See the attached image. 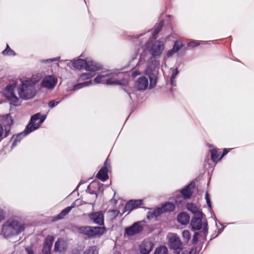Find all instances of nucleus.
Wrapping results in <instances>:
<instances>
[{"instance_id":"obj_1","label":"nucleus","mask_w":254,"mask_h":254,"mask_svg":"<svg viewBox=\"0 0 254 254\" xmlns=\"http://www.w3.org/2000/svg\"><path fill=\"white\" fill-rule=\"evenodd\" d=\"M20 84L17 88V93L20 98L29 100L34 97L36 94L35 87L39 79L36 77L20 78Z\"/></svg>"},{"instance_id":"obj_2","label":"nucleus","mask_w":254,"mask_h":254,"mask_svg":"<svg viewBox=\"0 0 254 254\" xmlns=\"http://www.w3.org/2000/svg\"><path fill=\"white\" fill-rule=\"evenodd\" d=\"M96 83L106 84L114 85H124L128 80L123 76L122 73H116L109 71H104L99 74L94 79Z\"/></svg>"},{"instance_id":"obj_3","label":"nucleus","mask_w":254,"mask_h":254,"mask_svg":"<svg viewBox=\"0 0 254 254\" xmlns=\"http://www.w3.org/2000/svg\"><path fill=\"white\" fill-rule=\"evenodd\" d=\"M24 229L23 225L15 217L7 219L2 225V233L4 237L11 239L18 235Z\"/></svg>"},{"instance_id":"obj_4","label":"nucleus","mask_w":254,"mask_h":254,"mask_svg":"<svg viewBox=\"0 0 254 254\" xmlns=\"http://www.w3.org/2000/svg\"><path fill=\"white\" fill-rule=\"evenodd\" d=\"M71 62L72 65L77 69L85 68L86 72L80 75V78L82 80L89 79L92 77L96 71L99 69L97 64L92 61H85L78 59Z\"/></svg>"},{"instance_id":"obj_5","label":"nucleus","mask_w":254,"mask_h":254,"mask_svg":"<svg viewBox=\"0 0 254 254\" xmlns=\"http://www.w3.org/2000/svg\"><path fill=\"white\" fill-rule=\"evenodd\" d=\"M166 240L170 249L173 250L177 254H180L183 250V244L179 236L176 233H169L167 235Z\"/></svg>"},{"instance_id":"obj_6","label":"nucleus","mask_w":254,"mask_h":254,"mask_svg":"<svg viewBox=\"0 0 254 254\" xmlns=\"http://www.w3.org/2000/svg\"><path fill=\"white\" fill-rule=\"evenodd\" d=\"M77 231L88 237H92L102 235L105 232V228L101 227L82 226L77 227Z\"/></svg>"},{"instance_id":"obj_7","label":"nucleus","mask_w":254,"mask_h":254,"mask_svg":"<svg viewBox=\"0 0 254 254\" xmlns=\"http://www.w3.org/2000/svg\"><path fill=\"white\" fill-rule=\"evenodd\" d=\"M17 83L16 81H13L11 83L8 84L3 91L4 96L9 100L11 104L14 105H17L19 98L15 94L14 89L17 86Z\"/></svg>"},{"instance_id":"obj_8","label":"nucleus","mask_w":254,"mask_h":254,"mask_svg":"<svg viewBox=\"0 0 254 254\" xmlns=\"http://www.w3.org/2000/svg\"><path fill=\"white\" fill-rule=\"evenodd\" d=\"M159 64L160 63L158 61L155 60L154 58H151V63L147 66L145 71V74L147 75L149 78V87L150 88H153L156 85V76L154 73L153 72V71Z\"/></svg>"},{"instance_id":"obj_9","label":"nucleus","mask_w":254,"mask_h":254,"mask_svg":"<svg viewBox=\"0 0 254 254\" xmlns=\"http://www.w3.org/2000/svg\"><path fill=\"white\" fill-rule=\"evenodd\" d=\"M46 116H41L39 113L33 115L31 117L30 123L26 129L25 134H28L37 129L40 125L44 122Z\"/></svg>"},{"instance_id":"obj_10","label":"nucleus","mask_w":254,"mask_h":254,"mask_svg":"<svg viewBox=\"0 0 254 254\" xmlns=\"http://www.w3.org/2000/svg\"><path fill=\"white\" fill-rule=\"evenodd\" d=\"M146 48L153 57L160 56L164 50V43L159 40L146 45Z\"/></svg>"},{"instance_id":"obj_11","label":"nucleus","mask_w":254,"mask_h":254,"mask_svg":"<svg viewBox=\"0 0 254 254\" xmlns=\"http://www.w3.org/2000/svg\"><path fill=\"white\" fill-rule=\"evenodd\" d=\"M58 82V79L53 75H47L45 76L40 83L42 88L48 90H53Z\"/></svg>"},{"instance_id":"obj_12","label":"nucleus","mask_w":254,"mask_h":254,"mask_svg":"<svg viewBox=\"0 0 254 254\" xmlns=\"http://www.w3.org/2000/svg\"><path fill=\"white\" fill-rule=\"evenodd\" d=\"M143 227L140 222L134 223L132 225L126 228L125 236H133L140 233Z\"/></svg>"},{"instance_id":"obj_13","label":"nucleus","mask_w":254,"mask_h":254,"mask_svg":"<svg viewBox=\"0 0 254 254\" xmlns=\"http://www.w3.org/2000/svg\"><path fill=\"white\" fill-rule=\"evenodd\" d=\"M13 124V121L11 117L7 115L2 117V124L4 127V137H6L9 134L10 130V127Z\"/></svg>"},{"instance_id":"obj_14","label":"nucleus","mask_w":254,"mask_h":254,"mask_svg":"<svg viewBox=\"0 0 254 254\" xmlns=\"http://www.w3.org/2000/svg\"><path fill=\"white\" fill-rule=\"evenodd\" d=\"M153 244L151 242L145 240L139 246V251L141 254H149L153 249Z\"/></svg>"},{"instance_id":"obj_15","label":"nucleus","mask_w":254,"mask_h":254,"mask_svg":"<svg viewBox=\"0 0 254 254\" xmlns=\"http://www.w3.org/2000/svg\"><path fill=\"white\" fill-rule=\"evenodd\" d=\"M66 242L63 238H59L55 242L54 246L55 251L59 253L64 252L67 248Z\"/></svg>"},{"instance_id":"obj_16","label":"nucleus","mask_w":254,"mask_h":254,"mask_svg":"<svg viewBox=\"0 0 254 254\" xmlns=\"http://www.w3.org/2000/svg\"><path fill=\"white\" fill-rule=\"evenodd\" d=\"M89 217L95 223L102 225L104 223L103 214L101 211L91 213L89 214Z\"/></svg>"},{"instance_id":"obj_17","label":"nucleus","mask_w":254,"mask_h":254,"mask_svg":"<svg viewBox=\"0 0 254 254\" xmlns=\"http://www.w3.org/2000/svg\"><path fill=\"white\" fill-rule=\"evenodd\" d=\"M54 240V237L52 236H48L46 239L44 246L42 250V252L44 254H49L51 252L52 246Z\"/></svg>"},{"instance_id":"obj_18","label":"nucleus","mask_w":254,"mask_h":254,"mask_svg":"<svg viewBox=\"0 0 254 254\" xmlns=\"http://www.w3.org/2000/svg\"><path fill=\"white\" fill-rule=\"evenodd\" d=\"M149 86L148 79L145 76L139 78L136 83V88L140 90H145Z\"/></svg>"},{"instance_id":"obj_19","label":"nucleus","mask_w":254,"mask_h":254,"mask_svg":"<svg viewBox=\"0 0 254 254\" xmlns=\"http://www.w3.org/2000/svg\"><path fill=\"white\" fill-rule=\"evenodd\" d=\"M142 204V200H131L129 201L125 206V209L130 211L131 210L137 208Z\"/></svg>"},{"instance_id":"obj_20","label":"nucleus","mask_w":254,"mask_h":254,"mask_svg":"<svg viewBox=\"0 0 254 254\" xmlns=\"http://www.w3.org/2000/svg\"><path fill=\"white\" fill-rule=\"evenodd\" d=\"M107 171V161H106L105 166L98 172L97 177L103 182L105 181L108 178Z\"/></svg>"},{"instance_id":"obj_21","label":"nucleus","mask_w":254,"mask_h":254,"mask_svg":"<svg viewBox=\"0 0 254 254\" xmlns=\"http://www.w3.org/2000/svg\"><path fill=\"white\" fill-rule=\"evenodd\" d=\"M187 209L193 214L195 217L202 216V213L199 208L193 203H189L187 205Z\"/></svg>"},{"instance_id":"obj_22","label":"nucleus","mask_w":254,"mask_h":254,"mask_svg":"<svg viewBox=\"0 0 254 254\" xmlns=\"http://www.w3.org/2000/svg\"><path fill=\"white\" fill-rule=\"evenodd\" d=\"M202 216L195 217L193 218L191 222V225L193 229L199 230L202 227Z\"/></svg>"},{"instance_id":"obj_23","label":"nucleus","mask_w":254,"mask_h":254,"mask_svg":"<svg viewBox=\"0 0 254 254\" xmlns=\"http://www.w3.org/2000/svg\"><path fill=\"white\" fill-rule=\"evenodd\" d=\"M194 186L195 184L194 183H191L181 191L184 198H189L191 195Z\"/></svg>"},{"instance_id":"obj_24","label":"nucleus","mask_w":254,"mask_h":254,"mask_svg":"<svg viewBox=\"0 0 254 254\" xmlns=\"http://www.w3.org/2000/svg\"><path fill=\"white\" fill-rule=\"evenodd\" d=\"M178 221L183 225L187 224L190 221V216L187 213L182 212L178 216Z\"/></svg>"},{"instance_id":"obj_25","label":"nucleus","mask_w":254,"mask_h":254,"mask_svg":"<svg viewBox=\"0 0 254 254\" xmlns=\"http://www.w3.org/2000/svg\"><path fill=\"white\" fill-rule=\"evenodd\" d=\"M75 206V203H73L70 206L66 207L64 209L56 216L57 220L63 219L65 215H66L71 210L72 208Z\"/></svg>"},{"instance_id":"obj_26","label":"nucleus","mask_w":254,"mask_h":254,"mask_svg":"<svg viewBox=\"0 0 254 254\" xmlns=\"http://www.w3.org/2000/svg\"><path fill=\"white\" fill-rule=\"evenodd\" d=\"M178 70L177 68H171L170 70L171 74L170 82L173 86H176L175 78L178 74Z\"/></svg>"},{"instance_id":"obj_27","label":"nucleus","mask_w":254,"mask_h":254,"mask_svg":"<svg viewBox=\"0 0 254 254\" xmlns=\"http://www.w3.org/2000/svg\"><path fill=\"white\" fill-rule=\"evenodd\" d=\"M211 159L214 162H217L219 159L218 157L220 155V153L216 149H213L211 150Z\"/></svg>"},{"instance_id":"obj_28","label":"nucleus","mask_w":254,"mask_h":254,"mask_svg":"<svg viewBox=\"0 0 254 254\" xmlns=\"http://www.w3.org/2000/svg\"><path fill=\"white\" fill-rule=\"evenodd\" d=\"M175 208V205L170 202H167L162 206L164 212L173 211Z\"/></svg>"},{"instance_id":"obj_29","label":"nucleus","mask_w":254,"mask_h":254,"mask_svg":"<svg viewBox=\"0 0 254 254\" xmlns=\"http://www.w3.org/2000/svg\"><path fill=\"white\" fill-rule=\"evenodd\" d=\"M25 133H26V130H25L24 133H21L16 136V137L14 138V140L12 143V147H14V146H15L17 143L20 142L23 137H24L25 135L28 134H25Z\"/></svg>"},{"instance_id":"obj_30","label":"nucleus","mask_w":254,"mask_h":254,"mask_svg":"<svg viewBox=\"0 0 254 254\" xmlns=\"http://www.w3.org/2000/svg\"><path fill=\"white\" fill-rule=\"evenodd\" d=\"M154 254H168V249L165 246L159 247L155 250Z\"/></svg>"},{"instance_id":"obj_31","label":"nucleus","mask_w":254,"mask_h":254,"mask_svg":"<svg viewBox=\"0 0 254 254\" xmlns=\"http://www.w3.org/2000/svg\"><path fill=\"white\" fill-rule=\"evenodd\" d=\"M2 54L4 56H14L15 55V53L10 48L7 44L6 49L2 52Z\"/></svg>"},{"instance_id":"obj_32","label":"nucleus","mask_w":254,"mask_h":254,"mask_svg":"<svg viewBox=\"0 0 254 254\" xmlns=\"http://www.w3.org/2000/svg\"><path fill=\"white\" fill-rule=\"evenodd\" d=\"M83 254H98V250L96 246H92L85 251Z\"/></svg>"},{"instance_id":"obj_33","label":"nucleus","mask_w":254,"mask_h":254,"mask_svg":"<svg viewBox=\"0 0 254 254\" xmlns=\"http://www.w3.org/2000/svg\"><path fill=\"white\" fill-rule=\"evenodd\" d=\"M182 235L185 242L188 243L190 239V234L188 230L183 231Z\"/></svg>"},{"instance_id":"obj_34","label":"nucleus","mask_w":254,"mask_h":254,"mask_svg":"<svg viewBox=\"0 0 254 254\" xmlns=\"http://www.w3.org/2000/svg\"><path fill=\"white\" fill-rule=\"evenodd\" d=\"M163 212H164V211L162 208V207L161 208H157L152 212V215L151 217H153V216L157 217L158 216L160 215Z\"/></svg>"},{"instance_id":"obj_35","label":"nucleus","mask_w":254,"mask_h":254,"mask_svg":"<svg viewBox=\"0 0 254 254\" xmlns=\"http://www.w3.org/2000/svg\"><path fill=\"white\" fill-rule=\"evenodd\" d=\"M162 23L160 22L158 25L155 27L153 33V37H155L159 32L162 28Z\"/></svg>"},{"instance_id":"obj_36","label":"nucleus","mask_w":254,"mask_h":254,"mask_svg":"<svg viewBox=\"0 0 254 254\" xmlns=\"http://www.w3.org/2000/svg\"><path fill=\"white\" fill-rule=\"evenodd\" d=\"M182 47L181 41H177L175 43L174 46L173 48L177 52Z\"/></svg>"},{"instance_id":"obj_37","label":"nucleus","mask_w":254,"mask_h":254,"mask_svg":"<svg viewBox=\"0 0 254 254\" xmlns=\"http://www.w3.org/2000/svg\"><path fill=\"white\" fill-rule=\"evenodd\" d=\"M91 84V81L84 82L83 83H79V84L74 85V87H73V89H75L76 87L79 86V88H80L82 86H88V85H90Z\"/></svg>"},{"instance_id":"obj_38","label":"nucleus","mask_w":254,"mask_h":254,"mask_svg":"<svg viewBox=\"0 0 254 254\" xmlns=\"http://www.w3.org/2000/svg\"><path fill=\"white\" fill-rule=\"evenodd\" d=\"M4 137V128H3L2 126L0 124V141Z\"/></svg>"},{"instance_id":"obj_39","label":"nucleus","mask_w":254,"mask_h":254,"mask_svg":"<svg viewBox=\"0 0 254 254\" xmlns=\"http://www.w3.org/2000/svg\"><path fill=\"white\" fill-rule=\"evenodd\" d=\"M205 198L206 199V203L208 206V207L211 208V202H210V199L209 197V194L207 192H206L205 195Z\"/></svg>"},{"instance_id":"obj_40","label":"nucleus","mask_w":254,"mask_h":254,"mask_svg":"<svg viewBox=\"0 0 254 254\" xmlns=\"http://www.w3.org/2000/svg\"><path fill=\"white\" fill-rule=\"evenodd\" d=\"M59 103V101H56L55 100H53V101H50L49 103V106L50 108H53L54 107H55L56 106H57Z\"/></svg>"},{"instance_id":"obj_41","label":"nucleus","mask_w":254,"mask_h":254,"mask_svg":"<svg viewBox=\"0 0 254 254\" xmlns=\"http://www.w3.org/2000/svg\"><path fill=\"white\" fill-rule=\"evenodd\" d=\"M5 217V213L3 210L0 209V222Z\"/></svg>"},{"instance_id":"obj_42","label":"nucleus","mask_w":254,"mask_h":254,"mask_svg":"<svg viewBox=\"0 0 254 254\" xmlns=\"http://www.w3.org/2000/svg\"><path fill=\"white\" fill-rule=\"evenodd\" d=\"M25 251L27 253V254H34V252L31 246L26 247L25 248Z\"/></svg>"},{"instance_id":"obj_43","label":"nucleus","mask_w":254,"mask_h":254,"mask_svg":"<svg viewBox=\"0 0 254 254\" xmlns=\"http://www.w3.org/2000/svg\"><path fill=\"white\" fill-rule=\"evenodd\" d=\"M60 59V57H57L56 58H53V59H49L46 60H43L42 61V62L44 63H49V62H52L54 61H59Z\"/></svg>"},{"instance_id":"obj_44","label":"nucleus","mask_w":254,"mask_h":254,"mask_svg":"<svg viewBox=\"0 0 254 254\" xmlns=\"http://www.w3.org/2000/svg\"><path fill=\"white\" fill-rule=\"evenodd\" d=\"M176 53V52L175 50L172 49L169 50L167 52V56L168 57H171L172 55H173Z\"/></svg>"},{"instance_id":"obj_45","label":"nucleus","mask_w":254,"mask_h":254,"mask_svg":"<svg viewBox=\"0 0 254 254\" xmlns=\"http://www.w3.org/2000/svg\"><path fill=\"white\" fill-rule=\"evenodd\" d=\"M199 44V43L198 42L192 41V42H191L188 43V46L189 47H194L196 46L197 45H198Z\"/></svg>"},{"instance_id":"obj_46","label":"nucleus","mask_w":254,"mask_h":254,"mask_svg":"<svg viewBox=\"0 0 254 254\" xmlns=\"http://www.w3.org/2000/svg\"><path fill=\"white\" fill-rule=\"evenodd\" d=\"M144 57V54H142L141 55L140 57V62H139V64H141L142 62L145 60Z\"/></svg>"},{"instance_id":"obj_47","label":"nucleus","mask_w":254,"mask_h":254,"mask_svg":"<svg viewBox=\"0 0 254 254\" xmlns=\"http://www.w3.org/2000/svg\"><path fill=\"white\" fill-rule=\"evenodd\" d=\"M139 74H140V72L139 71L135 70L132 73V75L133 77H135L137 75H139Z\"/></svg>"},{"instance_id":"obj_48","label":"nucleus","mask_w":254,"mask_h":254,"mask_svg":"<svg viewBox=\"0 0 254 254\" xmlns=\"http://www.w3.org/2000/svg\"><path fill=\"white\" fill-rule=\"evenodd\" d=\"M197 233H195V234L194 235V236L193 237V239H192L193 242L195 243L197 241Z\"/></svg>"},{"instance_id":"obj_49","label":"nucleus","mask_w":254,"mask_h":254,"mask_svg":"<svg viewBox=\"0 0 254 254\" xmlns=\"http://www.w3.org/2000/svg\"><path fill=\"white\" fill-rule=\"evenodd\" d=\"M228 151H229V150H228L227 149H226V148L224 149L223 150V154L222 156L220 157V159L222 158L223 156L227 154L228 153Z\"/></svg>"},{"instance_id":"obj_50","label":"nucleus","mask_w":254,"mask_h":254,"mask_svg":"<svg viewBox=\"0 0 254 254\" xmlns=\"http://www.w3.org/2000/svg\"><path fill=\"white\" fill-rule=\"evenodd\" d=\"M182 197L181 196H180L179 200H176V203L178 204V203L182 201Z\"/></svg>"},{"instance_id":"obj_51","label":"nucleus","mask_w":254,"mask_h":254,"mask_svg":"<svg viewBox=\"0 0 254 254\" xmlns=\"http://www.w3.org/2000/svg\"><path fill=\"white\" fill-rule=\"evenodd\" d=\"M97 197V194H96V193H94V198H96Z\"/></svg>"},{"instance_id":"obj_52","label":"nucleus","mask_w":254,"mask_h":254,"mask_svg":"<svg viewBox=\"0 0 254 254\" xmlns=\"http://www.w3.org/2000/svg\"><path fill=\"white\" fill-rule=\"evenodd\" d=\"M91 185H90V186H89V187H88V189H87L88 190L89 189V188L91 187Z\"/></svg>"}]
</instances>
